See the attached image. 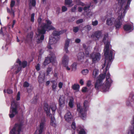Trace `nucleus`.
<instances>
[{"label": "nucleus", "mask_w": 134, "mask_h": 134, "mask_svg": "<svg viewBox=\"0 0 134 134\" xmlns=\"http://www.w3.org/2000/svg\"><path fill=\"white\" fill-rule=\"evenodd\" d=\"M7 93L9 94H12L13 92L12 90L9 88H8L7 90Z\"/></svg>", "instance_id": "nucleus-46"}, {"label": "nucleus", "mask_w": 134, "mask_h": 134, "mask_svg": "<svg viewBox=\"0 0 134 134\" xmlns=\"http://www.w3.org/2000/svg\"><path fill=\"white\" fill-rule=\"evenodd\" d=\"M90 7V6H86L84 7L83 10L84 11H86L87 9H89Z\"/></svg>", "instance_id": "nucleus-56"}, {"label": "nucleus", "mask_w": 134, "mask_h": 134, "mask_svg": "<svg viewBox=\"0 0 134 134\" xmlns=\"http://www.w3.org/2000/svg\"><path fill=\"white\" fill-rule=\"evenodd\" d=\"M102 34L101 31H97L94 34V37L97 38L98 39L100 37Z\"/></svg>", "instance_id": "nucleus-24"}, {"label": "nucleus", "mask_w": 134, "mask_h": 134, "mask_svg": "<svg viewBox=\"0 0 134 134\" xmlns=\"http://www.w3.org/2000/svg\"><path fill=\"white\" fill-rule=\"evenodd\" d=\"M91 82H90V81H88V82H87V86L88 87H89L91 86Z\"/></svg>", "instance_id": "nucleus-61"}, {"label": "nucleus", "mask_w": 134, "mask_h": 134, "mask_svg": "<svg viewBox=\"0 0 134 134\" xmlns=\"http://www.w3.org/2000/svg\"><path fill=\"white\" fill-rule=\"evenodd\" d=\"M23 124L21 123L19 124H15L13 129L10 131V134H20Z\"/></svg>", "instance_id": "nucleus-5"}, {"label": "nucleus", "mask_w": 134, "mask_h": 134, "mask_svg": "<svg viewBox=\"0 0 134 134\" xmlns=\"http://www.w3.org/2000/svg\"><path fill=\"white\" fill-rule=\"evenodd\" d=\"M30 2L31 3L32 6L33 7H35L36 3V1L35 0H32Z\"/></svg>", "instance_id": "nucleus-40"}, {"label": "nucleus", "mask_w": 134, "mask_h": 134, "mask_svg": "<svg viewBox=\"0 0 134 134\" xmlns=\"http://www.w3.org/2000/svg\"><path fill=\"white\" fill-rule=\"evenodd\" d=\"M52 111L53 113H54L57 109V106L54 103H52L51 106V108Z\"/></svg>", "instance_id": "nucleus-28"}, {"label": "nucleus", "mask_w": 134, "mask_h": 134, "mask_svg": "<svg viewBox=\"0 0 134 134\" xmlns=\"http://www.w3.org/2000/svg\"><path fill=\"white\" fill-rule=\"evenodd\" d=\"M90 57L92 59V62L93 63L97 62L100 59V55L99 53H92Z\"/></svg>", "instance_id": "nucleus-9"}, {"label": "nucleus", "mask_w": 134, "mask_h": 134, "mask_svg": "<svg viewBox=\"0 0 134 134\" xmlns=\"http://www.w3.org/2000/svg\"><path fill=\"white\" fill-rule=\"evenodd\" d=\"M60 10V8L59 7H57V8L56 12L58 14L59 13Z\"/></svg>", "instance_id": "nucleus-60"}, {"label": "nucleus", "mask_w": 134, "mask_h": 134, "mask_svg": "<svg viewBox=\"0 0 134 134\" xmlns=\"http://www.w3.org/2000/svg\"><path fill=\"white\" fill-rule=\"evenodd\" d=\"M81 40L80 39L77 38L75 40V42L77 43H79L80 42Z\"/></svg>", "instance_id": "nucleus-59"}, {"label": "nucleus", "mask_w": 134, "mask_h": 134, "mask_svg": "<svg viewBox=\"0 0 134 134\" xmlns=\"http://www.w3.org/2000/svg\"><path fill=\"white\" fill-rule=\"evenodd\" d=\"M132 0H127L126 5L125 7L124 8V11L123 13H126V10L128 9V8L129 7L131 3V2Z\"/></svg>", "instance_id": "nucleus-21"}, {"label": "nucleus", "mask_w": 134, "mask_h": 134, "mask_svg": "<svg viewBox=\"0 0 134 134\" xmlns=\"http://www.w3.org/2000/svg\"><path fill=\"white\" fill-rule=\"evenodd\" d=\"M118 1V3L120 5L121 7L120 9L122 8V5L126 1V0H117Z\"/></svg>", "instance_id": "nucleus-29"}, {"label": "nucleus", "mask_w": 134, "mask_h": 134, "mask_svg": "<svg viewBox=\"0 0 134 134\" xmlns=\"http://www.w3.org/2000/svg\"><path fill=\"white\" fill-rule=\"evenodd\" d=\"M59 39L58 38L57 39L55 37L50 38L48 42L49 44L51 45L56 43L58 40H59Z\"/></svg>", "instance_id": "nucleus-18"}, {"label": "nucleus", "mask_w": 134, "mask_h": 134, "mask_svg": "<svg viewBox=\"0 0 134 134\" xmlns=\"http://www.w3.org/2000/svg\"><path fill=\"white\" fill-rule=\"evenodd\" d=\"M83 21V20L82 19H80L77 20L76 21V23L77 24H79L82 23Z\"/></svg>", "instance_id": "nucleus-51"}, {"label": "nucleus", "mask_w": 134, "mask_h": 134, "mask_svg": "<svg viewBox=\"0 0 134 134\" xmlns=\"http://www.w3.org/2000/svg\"><path fill=\"white\" fill-rule=\"evenodd\" d=\"M22 66L23 68H25L27 65V62L26 61H24L23 62L21 63Z\"/></svg>", "instance_id": "nucleus-34"}, {"label": "nucleus", "mask_w": 134, "mask_h": 134, "mask_svg": "<svg viewBox=\"0 0 134 134\" xmlns=\"http://www.w3.org/2000/svg\"><path fill=\"white\" fill-rule=\"evenodd\" d=\"M34 16L35 14L34 13H33L31 14V21L32 22H34Z\"/></svg>", "instance_id": "nucleus-41"}, {"label": "nucleus", "mask_w": 134, "mask_h": 134, "mask_svg": "<svg viewBox=\"0 0 134 134\" xmlns=\"http://www.w3.org/2000/svg\"><path fill=\"white\" fill-rule=\"evenodd\" d=\"M80 83L81 85H83V81L82 79H81L80 81Z\"/></svg>", "instance_id": "nucleus-62"}, {"label": "nucleus", "mask_w": 134, "mask_h": 134, "mask_svg": "<svg viewBox=\"0 0 134 134\" xmlns=\"http://www.w3.org/2000/svg\"><path fill=\"white\" fill-rule=\"evenodd\" d=\"M77 127H76V124L74 122H73L71 125V129L75 130L76 129H77Z\"/></svg>", "instance_id": "nucleus-31"}, {"label": "nucleus", "mask_w": 134, "mask_h": 134, "mask_svg": "<svg viewBox=\"0 0 134 134\" xmlns=\"http://www.w3.org/2000/svg\"><path fill=\"white\" fill-rule=\"evenodd\" d=\"M75 19V18L74 17H72V18H71V19H69V21H74Z\"/></svg>", "instance_id": "nucleus-64"}, {"label": "nucleus", "mask_w": 134, "mask_h": 134, "mask_svg": "<svg viewBox=\"0 0 134 134\" xmlns=\"http://www.w3.org/2000/svg\"><path fill=\"white\" fill-rule=\"evenodd\" d=\"M20 92H19L17 94V97L16 99L17 100H20Z\"/></svg>", "instance_id": "nucleus-50"}, {"label": "nucleus", "mask_w": 134, "mask_h": 134, "mask_svg": "<svg viewBox=\"0 0 134 134\" xmlns=\"http://www.w3.org/2000/svg\"><path fill=\"white\" fill-rule=\"evenodd\" d=\"M51 82L52 83V90L55 91L56 89L57 83L54 81H52Z\"/></svg>", "instance_id": "nucleus-25"}, {"label": "nucleus", "mask_w": 134, "mask_h": 134, "mask_svg": "<svg viewBox=\"0 0 134 134\" xmlns=\"http://www.w3.org/2000/svg\"><path fill=\"white\" fill-rule=\"evenodd\" d=\"M114 20V19L113 18H109L106 20V24L108 25H112Z\"/></svg>", "instance_id": "nucleus-20"}, {"label": "nucleus", "mask_w": 134, "mask_h": 134, "mask_svg": "<svg viewBox=\"0 0 134 134\" xmlns=\"http://www.w3.org/2000/svg\"><path fill=\"white\" fill-rule=\"evenodd\" d=\"M62 32L61 31H54L53 32V34L54 36H59L62 34Z\"/></svg>", "instance_id": "nucleus-26"}, {"label": "nucleus", "mask_w": 134, "mask_h": 134, "mask_svg": "<svg viewBox=\"0 0 134 134\" xmlns=\"http://www.w3.org/2000/svg\"><path fill=\"white\" fill-rule=\"evenodd\" d=\"M122 16V14H121L120 16H119L115 22V26L116 29H119L120 28L122 24V22H121Z\"/></svg>", "instance_id": "nucleus-11"}, {"label": "nucleus", "mask_w": 134, "mask_h": 134, "mask_svg": "<svg viewBox=\"0 0 134 134\" xmlns=\"http://www.w3.org/2000/svg\"><path fill=\"white\" fill-rule=\"evenodd\" d=\"M16 63H18L19 65H21V64L22 62L19 59H17Z\"/></svg>", "instance_id": "nucleus-57"}, {"label": "nucleus", "mask_w": 134, "mask_h": 134, "mask_svg": "<svg viewBox=\"0 0 134 134\" xmlns=\"http://www.w3.org/2000/svg\"><path fill=\"white\" fill-rule=\"evenodd\" d=\"M45 78L44 75L42 76L40 74L38 76V80L39 83H42L44 82Z\"/></svg>", "instance_id": "nucleus-22"}, {"label": "nucleus", "mask_w": 134, "mask_h": 134, "mask_svg": "<svg viewBox=\"0 0 134 134\" xmlns=\"http://www.w3.org/2000/svg\"><path fill=\"white\" fill-rule=\"evenodd\" d=\"M46 23L42 25L38 29V34L37 36L38 37L37 41V44H39L42 42L44 39V34L46 33V31H49L51 30H54L55 29L54 28L52 25H51L52 22L50 20L47 19L45 20Z\"/></svg>", "instance_id": "nucleus-3"}, {"label": "nucleus", "mask_w": 134, "mask_h": 134, "mask_svg": "<svg viewBox=\"0 0 134 134\" xmlns=\"http://www.w3.org/2000/svg\"><path fill=\"white\" fill-rule=\"evenodd\" d=\"M29 86V83L27 81L25 82L24 83L23 86L24 87H28Z\"/></svg>", "instance_id": "nucleus-43"}, {"label": "nucleus", "mask_w": 134, "mask_h": 134, "mask_svg": "<svg viewBox=\"0 0 134 134\" xmlns=\"http://www.w3.org/2000/svg\"><path fill=\"white\" fill-rule=\"evenodd\" d=\"M49 55L50 57L46 58L44 62V64L45 65H47L50 62L54 61L55 58L54 53L53 52H50Z\"/></svg>", "instance_id": "nucleus-8"}, {"label": "nucleus", "mask_w": 134, "mask_h": 134, "mask_svg": "<svg viewBox=\"0 0 134 134\" xmlns=\"http://www.w3.org/2000/svg\"><path fill=\"white\" fill-rule=\"evenodd\" d=\"M33 36V34L32 32H31L27 35V37L28 38L31 39L32 38Z\"/></svg>", "instance_id": "nucleus-36"}, {"label": "nucleus", "mask_w": 134, "mask_h": 134, "mask_svg": "<svg viewBox=\"0 0 134 134\" xmlns=\"http://www.w3.org/2000/svg\"><path fill=\"white\" fill-rule=\"evenodd\" d=\"M86 27L88 31L90 30L91 29V26L89 25H88L86 26Z\"/></svg>", "instance_id": "nucleus-55"}, {"label": "nucleus", "mask_w": 134, "mask_h": 134, "mask_svg": "<svg viewBox=\"0 0 134 134\" xmlns=\"http://www.w3.org/2000/svg\"><path fill=\"white\" fill-rule=\"evenodd\" d=\"M77 110L79 112L80 117L83 120H85L86 117V113L83 111V109L81 107L80 103L77 104Z\"/></svg>", "instance_id": "nucleus-6"}, {"label": "nucleus", "mask_w": 134, "mask_h": 134, "mask_svg": "<svg viewBox=\"0 0 134 134\" xmlns=\"http://www.w3.org/2000/svg\"><path fill=\"white\" fill-rule=\"evenodd\" d=\"M45 118L44 117H43L41 118V122L40 123L38 129V134H42L43 131L44 129L46 123ZM34 134H37L36 133Z\"/></svg>", "instance_id": "nucleus-7"}, {"label": "nucleus", "mask_w": 134, "mask_h": 134, "mask_svg": "<svg viewBox=\"0 0 134 134\" xmlns=\"http://www.w3.org/2000/svg\"><path fill=\"white\" fill-rule=\"evenodd\" d=\"M63 85V83L62 82H60L59 83L58 87L60 88H61Z\"/></svg>", "instance_id": "nucleus-53"}, {"label": "nucleus", "mask_w": 134, "mask_h": 134, "mask_svg": "<svg viewBox=\"0 0 134 134\" xmlns=\"http://www.w3.org/2000/svg\"><path fill=\"white\" fill-rule=\"evenodd\" d=\"M51 120L50 125L54 127H55L56 125L55 123V119L54 118L51 117Z\"/></svg>", "instance_id": "nucleus-27"}, {"label": "nucleus", "mask_w": 134, "mask_h": 134, "mask_svg": "<svg viewBox=\"0 0 134 134\" xmlns=\"http://www.w3.org/2000/svg\"><path fill=\"white\" fill-rule=\"evenodd\" d=\"M106 73L104 74H100L97 79L96 82L94 84V88L97 90H98L101 87L102 90L103 92L108 91L110 86L113 81L110 78V75L108 73L106 75V80L105 85H102V82L103 80L105 78Z\"/></svg>", "instance_id": "nucleus-2"}, {"label": "nucleus", "mask_w": 134, "mask_h": 134, "mask_svg": "<svg viewBox=\"0 0 134 134\" xmlns=\"http://www.w3.org/2000/svg\"><path fill=\"white\" fill-rule=\"evenodd\" d=\"M72 88L74 90H77L79 88L80 86L78 84H74L72 86Z\"/></svg>", "instance_id": "nucleus-30"}, {"label": "nucleus", "mask_w": 134, "mask_h": 134, "mask_svg": "<svg viewBox=\"0 0 134 134\" xmlns=\"http://www.w3.org/2000/svg\"><path fill=\"white\" fill-rule=\"evenodd\" d=\"M98 21L96 20L94 21H92V24L93 26H96L98 24Z\"/></svg>", "instance_id": "nucleus-42"}, {"label": "nucleus", "mask_w": 134, "mask_h": 134, "mask_svg": "<svg viewBox=\"0 0 134 134\" xmlns=\"http://www.w3.org/2000/svg\"><path fill=\"white\" fill-rule=\"evenodd\" d=\"M123 29L125 31L129 32H131L133 29H132L131 26L130 25L126 24L124 25Z\"/></svg>", "instance_id": "nucleus-15"}, {"label": "nucleus", "mask_w": 134, "mask_h": 134, "mask_svg": "<svg viewBox=\"0 0 134 134\" xmlns=\"http://www.w3.org/2000/svg\"><path fill=\"white\" fill-rule=\"evenodd\" d=\"M98 71L96 69H95L93 70V75L94 76V77L95 78L96 77L98 74Z\"/></svg>", "instance_id": "nucleus-32"}, {"label": "nucleus", "mask_w": 134, "mask_h": 134, "mask_svg": "<svg viewBox=\"0 0 134 134\" xmlns=\"http://www.w3.org/2000/svg\"><path fill=\"white\" fill-rule=\"evenodd\" d=\"M18 104L15 101L11 102L10 109L9 111V116L10 118L14 117L15 115L18 114Z\"/></svg>", "instance_id": "nucleus-4"}, {"label": "nucleus", "mask_w": 134, "mask_h": 134, "mask_svg": "<svg viewBox=\"0 0 134 134\" xmlns=\"http://www.w3.org/2000/svg\"><path fill=\"white\" fill-rule=\"evenodd\" d=\"M87 88L86 87H84L82 88V92H85L87 91Z\"/></svg>", "instance_id": "nucleus-54"}, {"label": "nucleus", "mask_w": 134, "mask_h": 134, "mask_svg": "<svg viewBox=\"0 0 134 134\" xmlns=\"http://www.w3.org/2000/svg\"><path fill=\"white\" fill-rule=\"evenodd\" d=\"M69 59L68 56L67 55L65 54L63 59L62 63L64 66L66 67V69L69 70H70V68L68 66Z\"/></svg>", "instance_id": "nucleus-10"}, {"label": "nucleus", "mask_w": 134, "mask_h": 134, "mask_svg": "<svg viewBox=\"0 0 134 134\" xmlns=\"http://www.w3.org/2000/svg\"><path fill=\"white\" fill-rule=\"evenodd\" d=\"M37 22L39 25H40L42 24V19L40 18H39L37 20Z\"/></svg>", "instance_id": "nucleus-48"}, {"label": "nucleus", "mask_w": 134, "mask_h": 134, "mask_svg": "<svg viewBox=\"0 0 134 134\" xmlns=\"http://www.w3.org/2000/svg\"><path fill=\"white\" fill-rule=\"evenodd\" d=\"M77 130L78 132V134H86V132L84 129L81 126H79L77 128Z\"/></svg>", "instance_id": "nucleus-17"}, {"label": "nucleus", "mask_w": 134, "mask_h": 134, "mask_svg": "<svg viewBox=\"0 0 134 134\" xmlns=\"http://www.w3.org/2000/svg\"><path fill=\"white\" fill-rule=\"evenodd\" d=\"M79 30V28L77 26L73 27V31L74 32L76 33L78 32Z\"/></svg>", "instance_id": "nucleus-37"}, {"label": "nucleus", "mask_w": 134, "mask_h": 134, "mask_svg": "<svg viewBox=\"0 0 134 134\" xmlns=\"http://www.w3.org/2000/svg\"><path fill=\"white\" fill-rule=\"evenodd\" d=\"M15 3V2L14 1H12L11 2L10 6L11 8H12L14 6Z\"/></svg>", "instance_id": "nucleus-44"}, {"label": "nucleus", "mask_w": 134, "mask_h": 134, "mask_svg": "<svg viewBox=\"0 0 134 134\" xmlns=\"http://www.w3.org/2000/svg\"><path fill=\"white\" fill-rule=\"evenodd\" d=\"M72 69L73 70H75L76 69L77 64L76 63H74L72 65Z\"/></svg>", "instance_id": "nucleus-33"}, {"label": "nucleus", "mask_w": 134, "mask_h": 134, "mask_svg": "<svg viewBox=\"0 0 134 134\" xmlns=\"http://www.w3.org/2000/svg\"><path fill=\"white\" fill-rule=\"evenodd\" d=\"M67 9V7L65 6H63L62 7V12H65Z\"/></svg>", "instance_id": "nucleus-49"}, {"label": "nucleus", "mask_w": 134, "mask_h": 134, "mask_svg": "<svg viewBox=\"0 0 134 134\" xmlns=\"http://www.w3.org/2000/svg\"><path fill=\"white\" fill-rule=\"evenodd\" d=\"M44 109L46 112L47 115L48 116L52 117V115L50 113V107L47 103L45 104L44 107Z\"/></svg>", "instance_id": "nucleus-12"}, {"label": "nucleus", "mask_w": 134, "mask_h": 134, "mask_svg": "<svg viewBox=\"0 0 134 134\" xmlns=\"http://www.w3.org/2000/svg\"><path fill=\"white\" fill-rule=\"evenodd\" d=\"M108 38V34H105L104 35L103 41L105 44L104 49V55L105 56L104 63L103 66H102L103 68L106 65H107L105 68V72H106L109 69L110 65L111 64L112 59L113 52L110 50L109 53V47L110 43L109 41L107 40L106 42L107 39Z\"/></svg>", "instance_id": "nucleus-1"}, {"label": "nucleus", "mask_w": 134, "mask_h": 134, "mask_svg": "<svg viewBox=\"0 0 134 134\" xmlns=\"http://www.w3.org/2000/svg\"><path fill=\"white\" fill-rule=\"evenodd\" d=\"M70 42V40L69 39H67L65 41V43L64 46V50L66 53H67L69 51L68 50V48Z\"/></svg>", "instance_id": "nucleus-16"}, {"label": "nucleus", "mask_w": 134, "mask_h": 134, "mask_svg": "<svg viewBox=\"0 0 134 134\" xmlns=\"http://www.w3.org/2000/svg\"><path fill=\"white\" fill-rule=\"evenodd\" d=\"M64 118L66 121L68 122H69L71 121L72 119V116L71 113L69 111H68L65 115Z\"/></svg>", "instance_id": "nucleus-13"}, {"label": "nucleus", "mask_w": 134, "mask_h": 134, "mask_svg": "<svg viewBox=\"0 0 134 134\" xmlns=\"http://www.w3.org/2000/svg\"><path fill=\"white\" fill-rule=\"evenodd\" d=\"M88 72V71L87 69H85L82 70V73L84 75L87 74Z\"/></svg>", "instance_id": "nucleus-39"}, {"label": "nucleus", "mask_w": 134, "mask_h": 134, "mask_svg": "<svg viewBox=\"0 0 134 134\" xmlns=\"http://www.w3.org/2000/svg\"><path fill=\"white\" fill-rule=\"evenodd\" d=\"M37 97H35L33 99V101L32 102V103L33 104L36 103H37Z\"/></svg>", "instance_id": "nucleus-38"}, {"label": "nucleus", "mask_w": 134, "mask_h": 134, "mask_svg": "<svg viewBox=\"0 0 134 134\" xmlns=\"http://www.w3.org/2000/svg\"><path fill=\"white\" fill-rule=\"evenodd\" d=\"M59 106L60 107H62L65 105V98L63 96H60L59 99Z\"/></svg>", "instance_id": "nucleus-14"}, {"label": "nucleus", "mask_w": 134, "mask_h": 134, "mask_svg": "<svg viewBox=\"0 0 134 134\" xmlns=\"http://www.w3.org/2000/svg\"><path fill=\"white\" fill-rule=\"evenodd\" d=\"M85 53L86 56L87 57H88L89 54V52L87 50H86L85 51Z\"/></svg>", "instance_id": "nucleus-58"}, {"label": "nucleus", "mask_w": 134, "mask_h": 134, "mask_svg": "<svg viewBox=\"0 0 134 134\" xmlns=\"http://www.w3.org/2000/svg\"><path fill=\"white\" fill-rule=\"evenodd\" d=\"M84 53L82 52L79 53L77 55V57L78 60L82 59L84 58Z\"/></svg>", "instance_id": "nucleus-23"}, {"label": "nucleus", "mask_w": 134, "mask_h": 134, "mask_svg": "<svg viewBox=\"0 0 134 134\" xmlns=\"http://www.w3.org/2000/svg\"><path fill=\"white\" fill-rule=\"evenodd\" d=\"M72 0H65V3L66 5H69L72 3Z\"/></svg>", "instance_id": "nucleus-35"}, {"label": "nucleus", "mask_w": 134, "mask_h": 134, "mask_svg": "<svg viewBox=\"0 0 134 134\" xmlns=\"http://www.w3.org/2000/svg\"><path fill=\"white\" fill-rule=\"evenodd\" d=\"M52 70V69L51 68L49 67L47 69V74L48 75L49 73V72H51Z\"/></svg>", "instance_id": "nucleus-45"}, {"label": "nucleus", "mask_w": 134, "mask_h": 134, "mask_svg": "<svg viewBox=\"0 0 134 134\" xmlns=\"http://www.w3.org/2000/svg\"><path fill=\"white\" fill-rule=\"evenodd\" d=\"M69 106L71 108H72L73 107V103L72 101L70 100L69 103Z\"/></svg>", "instance_id": "nucleus-52"}, {"label": "nucleus", "mask_w": 134, "mask_h": 134, "mask_svg": "<svg viewBox=\"0 0 134 134\" xmlns=\"http://www.w3.org/2000/svg\"><path fill=\"white\" fill-rule=\"evenodd\" d=\"M89 106V102L88 101L85 100L83 103V111L86 113V111Z\"/></svg>", "instance_id": "nucleus-19"}, {"label": "nucleus", "mask_w": 134, "mask_h": 134, "mask_svg": "<svg viewBox=\"0 0 134 134\" xmlns=\"http://www.w3.org/2000/svg\"><path fill=\"white\" fill-rule=\"evenodd\" d=\"M36 69L37 71H39L40 69V64H37V65L35 66Z\"/></svg>", "instance_id": "nucleus-47"}, {"label": "nucleus", "mask_w": 134, "mask_h": 134, "mask_svg": "<svg viewBox=\"0 0 134 134\" xmlns=\"http://www.w3.org/2000/svg\"><path fill=\"white\" fill-rule=\"evenodd\" d=\"M78 11L80 12H81L82 10V8L81 7H79L78 8Z\"/></svg>", "instance_id": "nucleus-63"}]
</instances>
